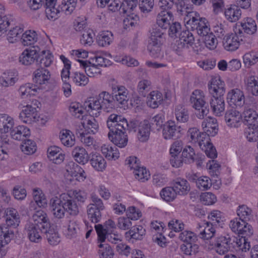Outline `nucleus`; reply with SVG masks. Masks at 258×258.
<instances>
[{
	"mask_svg": "<svg viewBox=\"0 0 258 258\" xmlns=\"http://www.w3.org/2000/svg\"><path fill=\"white\" fill-rule=\"evenodd\" d=\"M184 22L187 28L196 31L201 37L208 34L210 31L208 20L205 18L201 17L197 12L192 11L187 13L184 18Z\"/></svg>",
	"mask_w": 258,
	"mask_h": 258,
	"instance_id": "1",
	"label": "nucleus"
},
{
	"mask_svg": "<svg viewBox=\"0 0 258 258\" xmlns=\"http://www.w3.org/2000/svg\"><path fill=\"white\" fill-rule=\"evenodd\" d=\"M203 93L200 90H195L190 97V101L192 106L198 110L196 113L198 118L203 119L207 115L209 111L208 103L204 99Z\"/></svg>",
	"mask_w": 258,
	"mask_h": 258,
	"instance_id": "2",
	"label": "nucleus"
},
{
	"mask_svg": "<svg viewBox=\"0 0 258 258\" xmlns=\"http://www.w3.org/2000/svg\"><path fill=\"white\" fill-rule=\"evenodd\" d=\"M92 203L88 206L87 214L89 220L93 223L99 222L101 219V212L105 207L102 201L96 195L91 197Z\"/></svg>",
	"mask_w": 258,
	"mask_h": 258,
	"instance_id": "3",
	"label": "nucleus"
},
{
	"mask_svg": "<svg viewBox=\"0 0 258 258\" xmlns=\"http://www.w3.org/2000/svg\"><path fill=\"white\" fill-rule=\"evenodd\" d=\"M14 120L7 114H0V145L8 148V134L14 126Z\"/></svg>",
	"mask_w": 258,
	"mask_h": 258,
	"instance_id": "4",
	"label": "nucleus"
},
{
	"mask_svg": "<svg viewBox=\"0 0 258 258\" xmlns=\"http://www.w3.org/2000/svg\"><path fill=\"white\" fill-rule=\"evenodd\" d=\"M111 93L116 102V106L120 108H125L127 106L130 98L128 91L123 86L117 84L111 85Z\"/></svg>",
	"mask_w": 258,
	"mask_h": 258,
	"instance_id": "5",
	"label": "nucleus"
},
{
	"mask_svg": "<svg viewBox=\"0 0 258 258\" xmlns=\"http://www.w3.org/2000/svg\"><path fill=\"white\" fill-rule=\"evenodd\" d=\"M233 241L229 235H220L214 240V247L217 253L224 255L233 248Z\"/></svg>",
	"mask_w": 258,
	"mask_h": 258,
	"instance_id": "6",
	"label": "nucleus"
},
{
	"mask_svg": "<svg viewBox=\"0 0 258 258\" xmlns=\"http://www.w3.org/2000/svg\"><path fill=\"white\" fill-rule=\"evenodd\" d=\"M242 30L235 27L234 33L226 35L223 39V45L227 51H233L239 47L240 39L239 36L241 37Z\"/></svg>",
	"mask_w": 258,
	"mask_h": 258,
	"instance_id": "7",
	"label": "nucleus"
},
{
	"mask_svg": "<svg viewBox=\"0 0 258 258\" xmlns=\"http://www.w3.org/2000/svg\"><path fill=\"white\" fill-rule=\"evenodd\" d=\"M190 190V186L188 182L185 179L178 178L173 181L172 186L163 188L160 194H179L180 192L187 194Z\"/></svg>",
	"mask_w": 258,
	"mask_h": 258,
	"instance_id": "8",
	"label": "nucleus"
},
{
	"mask_svg": "<svg viewBox=\"0 0 258 258\" xmlns=\"http://www.w3.org/2000/svg\"><path fill=\"white\" fill-rule=\"evenodd\" d=\"M35 103L32 104H27L23 107L21 112L20 113V118L25 123H30L32 121H35L37 117V108L38 106L37 104H40L37 100H35Z\"/></svg>",
	"mask_w": 258,
	"mask_h": 258,
	"instance_id": "9",
	"label": "nucleus"
},
{
	"mask_svg": "<svg viewBox=\"0 0 258 258\" xmlns=\"http://www.w3.org/2000/svg\"><path fill=\"white\" fill-rule=\"evenodd\" d=\"M39 51L40 48L38 46H33L26 49L19 56L20 62L23 65L29 66L35 60L38 61Z\"/></svg>",
	"mask_w": 258,
	"mask_h": 258,
	"instance_id": "10",
	"label": "nucleus"
},
{
	"mask_svg": "<svg viewBox=\"0 0 258 258\" xmlns=\"http://www.w3.org/2000/svg\"><path fill=\"white\" fill-rule=\"evenodd\" d=\"M126 129H118V130H110L108 133L109 139L114 145L120 148L124 147L127 143L128 138L126 132Z\"/></svg>",
	"mask_w": 258,
	"mask_h": 258,
	"instance_id": "11",
	"label": "nucleus"
},
{
	"mask_svg": "<svg viewBox=\"0 0 258 258\" xmlns=\"http://www.w3.org/2000/svg\"><path fill=\"white\" fill-rule=\"evenodd\" d=\"M227 102L232 108L241 107L245 103L244 94L239 89L231 90L227 94Z\"/></svg>",
	"mask_w": 258,
	"mask_h": 258,
	"instance_id": "12",
	"label": "nucleus"
},
{
	"mask_svg": "<svg viewBox=\"0 0 258 258\" xmlns=\"http://www.w3.org/2000/svg\"><path fill=\"white\" fill-rule=\"evenodd\" d=\"M26 233L29 240L33 242L39 243L42 239V235L46 232V229L43 230L40 227L28 222L25 226Z\"/></svg>",
	"mask_w": 258,
	"mask_h": 258,
	"instance_id": "13",
	"label": "nucleus"
},
{
	"mask_svg": "<svg viewBox=\"0 0 258 258\" xmlns=\"http://www.w3.org/2000/svg\"><path fill=\"white\" fill-rule=\"evenodd\" d=\"M4 216L6 217V224L3 225L13 231L11 228L16 229L20 223V217L18 211L13 208H7L4 212Z\"/></svg>",
	"mask_w": 258,
	"mask_h": 258,
	"instance_id": "14",
	"label": "nucleus"
},
{
	"mask_svg": "<svg viewBox=\"0 0 258 258\" xmlns=\"http://www.w3.org/2000/svg\"><path fill=\"white\" fill-rule=\"evenodd\" d=\"M163 136L166 140H175L180 137V126L176 125L174 121L169 120L163 125Z\"/></svg>",
	"mask_w": 258,
	"mask_h": 258,
	"instance_id": "15",
	"label": "nucleus"
},
{
	"mask_svg": "<svg viewBox=\"0 0 258 258\" xmlns=\"http://www.w3.org/2000/svg\"><path fill=\"white\" fill-rule=\"evenodd\" d=\"M242 120L249 128L258 129V113L254 109L245 107L242 114Z\"/></svg>",
	"mask_w": 258,
	"mask_h": 258,
	"instance_id": "16",
	"label": "nucleus"
},
{
	"mask_svg": "<svg viewBox=\"0 0 258 258\" xmlns=\"http://www.w3.org/2000/svg\"><path fill=\"white\" fill-rule=\"evenodd\" d=\"M107 126L110 130L116 131L118 129L126 128L127 121L126 118L121 115L116 114H110L106 121Z\"/></svg>",
	"mask_w": 258,
	"mask_h": 258,
	"instance_id": "17",
	"label": "nucleus"
},
{
	"mask_svg": "<svg viewBox=\"0 0 258 258\" xmlns=\"http://www.w3.org/2000/svg\"><path fill=\"white\" fill-rule=\"evenodd\" d=\"M215 231L213 224L209 222L204 223L203 225L198 224L196 229L198 237L204 240L212 238L214 236Z\"/></svg>",
	"mask_w": 258,
	"mask_h": 258,
	"instance_id": "18",
	"label": "nucleus"
},
{
	"mask_svg": "<svg viewBox=\"0 0 258 258\" xmlns=\"http://www.w3.org/2000/svg\"><path fill=\"white\" fill-rule=\"evenodd\" d=\"M99 99L102 103V109L106 112H111L116 105V102L112 94L102 91L99 94Z\"/></svg>",
	"mask_w": 258,
	"mask_h": 258,
	"instance_id": "19",
	"label": "nucleus"
},
{
	"mask_svg": "<svg viewBox=\"0 0 258 258\" xmlns=\"http://www.w3.org/2000/svg\"><path fill=\"white\" fill-rule=\"evenodd\" d=\"M32 219L34 222L32 224L39 226L43 230L49 228L51 225L47 214L42 210L35 211L33 214Z\"/></svg>",
	"mask_w": 258,
	"mask_h": 258,
	"instance_id": "20",
	"label": "nucleus"
},
{
	"mask_svg": "<svg viewBox=\"0 0 258 258\" xmlns=\"http://www.w3.org/2000/svg\"><path fill=\"white\" fill-rule=\"evenodd\" d=\"M14 235V231L5 226L0 225V257L6 255V251L3 247L10 242Z\"/></svg>",
	"mask_w": 258,
	"mask_h": 258,
	"instance_id": "21",
	"label": "nucleus"
},
{
	"mask_svg": "<svg viewBox=\"0 0 258 258\" xmlns=\"http://www.w3.org/2000/svg\"><path fill=\"white\" fill-rule=\"evenodd\" d=\"M50 208L54 218L61 219L64 217L66 211L63 203L57 197L50 200Z\"/></svg>",
	"mask_w": 258,
	"mask_h": 258,
	"instance_id": "22",
	"label": "nucleus"
},
{
	"mask_svg": "<svg viewBox=\"0 0 258 258\" xmlns=\"http://www.w3.org/2000/svg\"><path fill=\"white\" fill-rule=\"evenodd\" d=\"M202 126L204 130L203 133L208 135L209 137H214L218 132V124L217 119L215 118L208 117L206 118L202 123Z\"/></svg>",
	"mask_w": 258,
	"mask_h": 258,
	"instance_id": "23",
	"label": "nucleus"
},
{
	"mask_svg": "<svg viewBox=\"0 0 258 258\" xmlns=\"http://www.w3.org/2000/svg\"><path fill=\"white\" fill-rule=\"evenodd\" d=\"M146 230L141 225L132 227L129 231L126 232L124 234L125 239L134 243L137 240L143 239V236L145 235Z\"/></svg>",
	"mask_w": 258,
	"mask_h": 258,
	"instance_id": "24",
	"label": "nucleus"
},
{
	"mask_svg": "<svg viewBox=\"0 0 258 258\" xmlns=\"http://www.w3.org/2000/svg\"><path fill=\"white\" fill-rule=\"evenodd\" d=\"M163 41L149 40L147 48L150 55L154 58H160L163 56V51L162 49Z\"/></svg>",
	"mask_w": 258,
	"mask_h": 258,
	"instance_id": "25",
	"label": "nucleus"
},
{
	"mask_svg": "<svg viewBox=\"0 0 258 258\" xmlns=\"http://www.w3.org/2000/svg\"><path fill=\"white\" fill-rule=\"evenodd\" d=\"M43 5L45 9L46 15L48 19H56L60 13L59 5L55 8L57 0H43Z\"/></svg>",
	"mask_w": 258,
	"mask_h": 258,
	"instance_id": "26",
	"label": "nucleus"
},
{
	"mask_svg": "<svg viewBox=\"0 0 258 258\" xmlns=\"http://www.w3.org/2000/svg\"><path fill=\"white\" fill-rule=\"evenodd\" d=\"M68 173L78 181H83L86 178L84 170L78 164L74 162H70L66 166Z\"/></svg>",
	"mask_w": 258,
	"mask_h": 258,
	"instance_id": "27",
	"label": "nucleus"
},
{
	"mask_svg": "<svg viewBox=\"0 0 258 258\" xmlns=\"http://www.w3.org/2000/svg\"><path fill=\"white\" fill-rule=\"evenodd\" d=\"M172 20L173 15L171 12L162 11L157 15L156 24L155 25L158 26L162 29L166 30L168 28Z\"/></svg>",
	"mask_w": 258,
	"mask_h": 258,
	"instance_id": "28",
	"label": "nucleus"
},
{
	"mask_svg": "<svg viewBox=\"0 0 258 258\" xmlns=\"http://www.w3.org/2000/svg\"><path fill=\"white\" fill-rule=\"evenodd\" d=\"M225 119L228 126L237 127L242 120V114L235 109H231L226 112Z\"/></svg>",
	"mask_w": 258,
	"mask_h": 258,
	"instance_id": "29",
	"label": "nucleus"
},
{
	"mask_svg": "<svg viewBox=\"0 0 258 258\" xmlns=\"http://www.w3.org/2000/svg\"><path fill=\"white\" fill-rule=\"evenodd\" d=\"M49 71L45 68H39L33 73V82L38 85L46 84L50 78Z\"/></svg>",
	"mask_w": 258,
	"mask_h": 258,
	"instance_id": "30",
	"label": "nucleus"
},
{
	"mask_svg": "<svg viewBox=\"0 0 258 258\" xmlns=\"http://www.w3.org/2000/svg\"><path fill=\"white\" fill-rule=\"evenodd\" d=\"M236 27L242 30V34L243 32L247 34L252 35L257 30V26L255 21L252 18L248 17L244 19L240 22V25H237Z\"/></svg>",
	"mask_w": 258,
	"mask_h": 258,
	"instance_id": "31",
	"label": "nucleus"
},
{
	"mask_svg": "<svg viewBox=\"0 0 258 258\" xmlns=\"http://www.w3.org/2000/svg\"><path fill=\"white\" fill-rule=\"evenodd\" d=\"M187 136L190 138V142L192 143H197L199 146L204 141H208L209 136L206 134L201 133L196 127L188 129Z\"/></svg>",
	"mask_w": 258,
	"mask_h": 258,
	"instance_id": "32",
	"label": "nucleus"
},
{
	"mask_svg": "<svg viewBox=\"0 0 258 258\" xmlns=\"http://www.w3.org/2000/svg\"><path fill=\"white\" fill-rule=\"evenodd\" d=\"M89 160L92 167L96 171H103L106 168V161L99 153H91Z\"/></svg>",
	"mask_w": 258,
	"mask_h": 258,
	"instance_id": "33",
	"label": "nucleus"
},
{
	"mask_svg": "<svg viewBox=\"0 0 258 258\" xmlns=\"http://www.w3.org/2000/svg\"><path fill=\"white\" fill-rule=\"evenodd\" d=\"M72 155L77 162L82 165L87 163L90 158V155H88L86 149L79 146L73 149Z\"/></svg>",
	"mask_w": 258,
	"mask_h": 258,
	"instance_id": "34",
	"label": "nucleus"
},
{
	"mask_svg": "<svg viewBox=\"0 0 258 258\" xmlns=\"http://www.w3.org/2000/svg\"><path fill=\"white\" fill-rule=\"evenodd\" d=\"M61 149L57 146H53L47 149V157L50 161L55 164H60L64 159V154L61 152Z\"/></svg>",
	"mask_w": 258,
	"mask_h": 258,
	"instance_id": "35",
	"label": "nucleus"
},
{
	"mask_svg": "<svg viewBox=\"0 0 258 258\" xmlns=\"http://www.w3.org/2000/svg\"><path fill=\"white\" fill-rule=\"evenodd\" d=\"M10 134L13 139L23 142L30 135V131L27 127L19 125L13 128Z\"/></svg>",
	"mask_w": 258,
	"mask_h": 258,
	"instance_id": "36",
	"label": "nucleus"
},
{
	"mask_svg": "<svg viewBox=\"0 0 258 258\" xmlns=\"http://www.w3.org/2000/svg\"><path fill=\"white\" fill-rule=\"evenodd\" d=\"M210 104L213 112L217 116H221L225 110L224 97L211 98Z\"/></svg>",
	"mask_w": 258,
	"mask_h": 258,
	"instance_id": "37",
	"label": "nucleus"
},
{
	"mask_svg": "<svg viewBox=\"0 0 258 258\" xmlns=\"http://www.w3.org/2000/svg\"><path fill=\"white\" fill-rule=\"evenodd\" d=\"M151 128V125L148 120H145L140 122L138 138L140 141L145 142L148 140Z\"/></svg>",
	"mask_w": 258,
	"mask_h": 258,
	"instance_id": "38",
	"label": "nucleus"
},
{
	"mask_svg": "<svg viewBox=\"0 0 258 258\" xmlns=\"http://www.w3.org/2000/svg\"><path fill=\"white\" fill-rule=\"evenodd\" d=\"M80 66L82 67L85 71L87 76L90 77H94L95 75L100 74V72L99 68L93 62L87 60L78 59Z\"/></svg>",
	"mask_w": 258,
	"mask_h": 258,
	"instance_id": "39",
	"label": "nucleus"
},
{
	"mask_svg": "<svg viewBox=\"0 0 258 258\" xmlns=\"http://www.w3.org/2000/svg\"><path fill=\"white\" fill-rule=\"evenodd\" d=\"M224 14L225 17L229 21L233 22L240 18L241 11L238 6L231 5L229 8L225 9Z\"/></svg>",
	"mask_w": 258,
	"mask_h": 258,
	"instance_id": "40",
	"label": "nucleus"
},
{
	"mask_svg": "<svg viewBox=\"0 0 258 258\" xmlns=\"http://www.w3.org/2000/svg\"><path fill=\"white\" fill-rule=\"evenodd\" d=\"M59 139L61 143L68 147H71L75 144L74 135L68 130H62L60 132Z\"/></svg>",
	"mask_w": 258,
	"mask_h": 258,
	"instance_id": "41",
	"label": "nucleus"
},
{
	"mask_svg": "<svg viewBox=\"0 0 258 258\" xmlns=\"http://www.w3.org/2000/svg\"><path fill=\"white\" fill-rule=\"evenodd\" d=\"M137 0H124L121 2L120 13L126 16L135 14L134 11L137 8Z\"/></svg>",
	"mask_w": 258,
	"mask_h": 258,
	"instance_id": "42",
	"label": "nucleus"
},
{
	"mask_svg": "<svg viewBox=\"0 0 258 258\" xmlns=\"http://www.w3.org/2000/svg\"><path fill=\"white\" fill-rule=\"evenodd\" d=\"M80 227L78 222L75 220H70L68 223L65 235L68 239L76 238L80 233Z\"/></svg>",
	"mask_w": 258,
	"mask_h": 258,
	"instance_id": "43",
	"label": "nucleus"
},
{
	"mask_svg": "<svg viewBox=\"0 0 258 258\" xmlns=\"http://www.w3.org/2000/svg\"><path fill=\"white\" fill-rule=\"evenodd\" d=\"M246 89L248 92L254 96H258V78L251 76L244 79Z\"/></svg>",
	"mask_w": 258,
	"mask_h": 258,
	"instance_id": "44",
	"label": "nucleus"
},
{
	"mask_svg": "<svg viewBox=\"0 0 258 258\" xmlns=\"http://www.w3.org/2000/svg\"><path fill=\"white\" fill-rule=\"evenodd\" d=\"M179 14L187 16V13L191 12L192 6L189 4V0H172Z\"/></svg>",
	"mask_w": 258,
	"mask_h": 258,
	"instance_id": "45",
	"label": "nucleus"
},
{
	"mask_svg": "<svg viewBox=\"0 0 258 258\" xmlns=\"http://www.w3.org/2000/svg\"><path fill=\"white\" fill-rule=\"evenodd\" d=\"M85 105L86 108L88 107V111H90V113H92L93 115H95L96 116H98L100 110H102V105L99 96L96 99L85 102Z\"/></svg>",
	"mask_w": 258,
	"mask_h": 258,
	"instance_id": "46",
	"label": "nucleus"
},
{
	"mask_svg": "<svg viewBox=\"0 0 258 258\" xmlns=\"http://www.w3.org/2000/svg\"><path fill=\"white\" fill-rule=\"evenodd\" d=\"M48 242L51 245H56L60 242V237L58 231L53 227L49 226L44 232Z\"/></svg>",
	"mask_w": 258,
	"mask_h": 258,
	"instance_id": "47",
	"label": "nucleus"
},
{
	"mask_svg": "<svg viewBox=\"0 0 258 258\" xmlns=\"http://www.w3.org/2000/svg\"><path fill=\"white\" fill-rule=\"evenodd\" d=\"M163 97L162 93L158 91L150 92L148 96L147 104L152 108H156L162 103Z\"/></svg>",
	"mask_w": 258,
	"mask_h": 258,
	"instance_id": "48",
	"label": "nucleus"
},
{
	"mask_svg": "<svg viewBox=\"0 0 258 258\" xmlns=\"http://www.w3.org/2000/svg\"><path fill=\"white\" fill-rule=\"evenodd\" d=\"M69 110L71 114L75 117L80 118L81 120L87 118L85 112L81 105L77 102H72L69 106ZM86 119V118H85Z\"/></svg>",
	"mask_w": 258,
	"mask_h": 258,
	"instance_id": "49",
	"label": "nucleus"
},
{
	"mask_svg": "<svg viewBox=\"0 0 258 258\" xmlns=\"http://www.w3.org/2000/svg\"><path fill=\"white\" fill-rule=\"evenodd\" d=\"M237 215L241 220L248 221L252 218V211L246 205H242L238 206L236 210Z\"/></svg>",
	"mask_w": 258,
	"mask_h": 258,
	"instance_id": "50",
	"label": "nucleus"
},
{
	"mask_svg": "<svg viewBox=\"0 0 258 258\" xmlns=\"http://www.w3.org/2000/svg\"><path fill=\"white\" fill-rule=\"evenodd\" d=\"M210 138L209 137L208 141H204L201 143L199 147L202 150L204 151L206 155L209 158L213 159L217 156V153L215 147L210 142Z\"/></svg>",
	"mask_w": 258,
	"mask_h": 258,
	"instance_id": "51",
	"label": "nucleus"
},
{
	"mask_svg": "<svg viewBox=\"0 0 258 258\" xmlns=\"http://www.w3.org/2000/svg\"><path fill=\"white\" fill-rule=\"evenodd\" d=\"M113 39V36L111 32L103 31L97 36V42L99 46L105 47L109 45Z\"/></svg>",
	"mask_w": 258,
	"mask_h": 258,
	"instance_id": "52",
	"label": "nucleus"
},
{
	"mask_svg": "<svg viewBox=\"0 0 258 258\" xmlns=\"http://www.w3.org/2000/svg\"><path fill=\"white\" fill-rule=\"evenodd\" d=\"M101 152L108 160H115L119 157V153L116 146L113 147L108 145H103L101 147Z\"/></svg>",
	"mask_w": 258,
	"mask_h": 258,
	"instance_id": "53",
	"label": "nucleus"
},
{
	"mask_svg": "<svg viewBox=\"0 0 258 258\" xmlns=\"http://www.w3.org/2000/svg\"><path fill=\"white\" fill-rule=\"evenodd\" d=\"M41 53L39 54L38 58L40 60L37 61L40 68H45L49 67L53 61V55L49 51L43 50Z\"/></svg>",
	"mask_w": 258,
	"mask_h": 258,
	"instance_id": "54",
	"label": "nucleus"
},
{
	"mask_svg": "<svg viewBox=\"0 0 258 258\" xmlns=\"http://www.w3.org/2000/svg\"><path fill=\"white\" fill-rule=\"evenodd\" d=\"M18 80L17 76L12 72L4 73L0 78L1 84L5 87L13 86Z\"/></svg>",
	"mask_w": 258,
	"mask_h": 258,
	"instance_id": "55",
	"label": "nucleus"
},
{
	"mask_svg": "<svg viewBox=\"0 0 258 258\" xmlns=\"http://www.w3.org/2000/svg\"><path fill=\"white\" fill-rule=\"evenodd\" d=\"M95 34L93 31L88 29L83 31L80 38V43L85 46H91L94 42Z\"/></svg>",
	"mask_w": 258,
	"mask_h": 258,
	"instance_id": "56",
	"label": "nucleus"
},
{
	"mask_svg": "<svg viewBox=\"0 0 258 258\" xmlns=\"http://www.w3.org/2000/svg\"><path fill=\"white\" fill-rule=\"evenodd\" d=\"M175 115L177 121L186 122L189 120V113L187 109L182 105H177L175 110Z\"/></svg>",
	"mask_w": 258,
	"mask_h": 258,
	"instance_id": "57",
	"label": "nucleus"
},
{
	"mask_svg": "<svg viewBox=\"0 0 258 258\" xmlns=\"http://www.w3.org/2000/svg\"><path fill=\"white\" fill-rule=\"evenodd\" d=\"M195 152L194 149L190 146H185L182 152V158H183L184 163L191 164L195 160Z\"/></svg>",
	"mask_w": 258,
	"mask_h": 258,
	"instance_id": "58",
	"label": "nucleus"
},
{
	"mask_svg": "<svg viewBox=\"0 0 258 258\" xmlns=\"http://www.w3.org/2000/svg\"><path fill=\"white\" fill-rule=\"evenodd\" d=\"M37 35L35 31H27L22 34L21 37L22 43L26 45H31L37 41Z\"/></svg>",
	"mask_w": 258,
	"mask_h": 258,
	"instance_id": "59",
	"label": "nucleus"
},
{
	"mask_svg": "<svg viewBox=\"0 0 258 258\" xmlns=\"http://www.w3.org/2000/svg\"><path fill=\"white\" fill-rule=\"evenodd\" d=\"M165 117L163 113H159L150 119V124L152 130L159 131L163 127Z\"/></svg>",
	"mask_w": 258,
	"mask_h": 258,
	"instance_id": "60",
	"label": "nucleus"
},
{
	"mask_svg": "<svg viewBox=\"0 0 258 258\" xmlns=\"http://www.w3.org/2000/svg\"><path fill=\"white\" fill-rule=\"evenodd\" d=\"M77 0H62L61 4L59 5L60 12H64L66 15L71 14L77 5Z\"/></svg>",
	"mask_w": 258,
	"mask_h": 258,
	"instance_id": "61",
	"label": "nucleus"
},
{
	"mask_svg": "<svg viewBox=\"0 0 258 258\" xmlns=\"http://www.w3.org/2000/svg\"><path fill=\"white\" fill-rule=\"evenodd\" d=\"M21 149L25 154L31 155L36 152L37 146L34 141L26 139L23 142V144L21 146Z\"/></svg>",
	"mask_w": 258,
	"mask_h": 258,
	"instance_id": "62",
	"label": "nucleus"
},
{
	"mask_svg": "<svg viewBox=\"0 0 258 258\" xmlns=\"http://www.w3.org/2000/svg\"><path fill=\"white\" fill-rule=\"evenodd\" d=\"M23 32V28L21 26H16L10 29L7 34V39L10 43L15 42L18 39L20 38L21 34Z\"/></svg>",
	"mask_w": 258,
	"mask_h": 258,
	"instance_id": "63",
	"label": "nucleus"
},
{
	"mask_svg": "<svg viewBox=\"0 0 258 258\" xmlns=\"http://www.w3.org/2000/svg\"><path fill=\"white\" fill-rule=\"evenodd\" d=\"M99 247L98 253L100 258H113L114 252L110 245L100 243Z\"/></svg>",
	"mask_w": 258,
	"mask_h": 258,
	"instance_id": "64",
	"label": "nucleus"
}]
</instances>
